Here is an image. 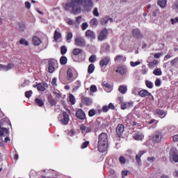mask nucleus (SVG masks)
<instances>
[{
    "instance_id": "obj_1",
    "label": "nucleus",
    "mask_w": 178,
    "mask_h": 178,
    "mask_svg": "<svg viewBox=\"0 0 178 178\" xmlns=\"http://www.w3.org/2000/svg\"><path fill=\"white\" fill-rule=\"evenodd\" d=\"M84 3L85 6L88 8H92V1L91 0H68V1L65 4V10H69L72 9V13L73 15H79L81 12V5Z\"/></svg>"
},
{
    "instance_id": "obj_2",
    "label": "nucleus",
    "mask_w": 178,
    "mask_h": 178,
    "mask_svg": "<svg viewBox=\"0 0 178 178\" xmlns=\"http://www.w3.org/2000/svg\"><path fill=\"white\" fill-rule=\"evenodd\" d=\"M108 145V134L102 132L98 136L97 149L99 152H106Z\"/></svg>"
},
{
    "instance_id": "obj_3",
    "label": "nucleus",
    "mask_w": 178,
    "mask_h": 178,
    "mask_svg": "<svg viewBox=\"0 0 178 178\" xmlns=\"http://www.w3.org/2000/svg\"><path fill=\"white\" fill-rule=\"evenodd\" d=\"M77 71L76 70H72L71 68H68L67 70V79L68 81H74L75 79H77Z\"/></svg>"
},
{
    "instance_id": "obj_4",
    "label": "nucleus",
    "mask_w": 178,
    "mask_h": 178,
    "mask_svg": "<svg viewBox=\"0 0 178 178\" xmlns=\"http://www.w3.org/2000/svg\"><path fill=\"white\" fill-rule=\"evenodd\" d=\"M70 118H69V114L66 111L63 112V115H59L58 121L63 124V126H66L69 124V120Z\"/></svg>"
},
{
    "instance_id": "obj_5",
    "label": "nucleus",
    "mask_w": 178,
    "mask_h": 178,
    "mask_svg": "<svg viewBox=\"0 0 178 178\" xmlns=\"http://www.w3.org/2000/svg\"><path fill=\"white\" fill-rule=\"evenodd\" d=\"M162 138H163V134L159 131H156L152 136L153 143H156V144H159L162 141Z\"/></svg>"
},
{
    "instance_id": "obj_6",
    "label": "nucleus",
    "mask_w": 178,
    "mask_h": 178,
    "mask_svg": "<svg viewBox=\"0 0 178 178\" xmlns=\"http://www.w3.org/2000/svg\"><path fill=\"white\" fill-rule=\"evenodd\" d=\"M74 44L76 47L84 48V47H86V45L87 44V42L86 41V39H84L83 37H76L74 39Z\"/></svg>"
},
{
    "instance_id": "obj_7",
    "label": "nucleus",
    "mask_w": 178,
    "mask_h": 178,
    "mask_svg": "<svg viewBox=\"0 0 178 178\" xmlns=\"http://www.w3.org/2000/svg\"><path fill=\"white\" fill-rule=\"evenodd\" d=\"M170 158H172L174 162H178V150L176 147H172L169 152Z\"/></svg>"
},
{
    "instance_id": "obj_8",
    "label": "nucleus",
    "mask_w": 178,
    "mask_h": 178,
    "mask_svg": "<svg viewBox=\"0 0 178 178\" xmlns=\"http://www.w3.org/2000/svg\"><path fill=\"white\" fill-rule=\"evenodd\" d=\"M75 116L79 119V120H84L86 119V112L81 108H78L75 113Z\"/></svg>"
},
{
    "instance_id": "obj_9",
    "label": "nucleus",
    "mask_w": 178,
    "mask_h": 178,
    "mask_svg": "<svg viewBox=\"0 0 178 178\" xmlns=\"http://www.w3.org/2000/svg\"><path fill=\"white\" fill-rule=\"evenodd\" d=\"M106 35H108V29L106 28H104L102 29L98 36L99 41H104L105 38H106Z\"/></svg>"
},
{
    "instance_id": "obj_10",
    "label": "nucleus",
    "mask_w": 178,
    "mask_h": 178,
    "mask_svg": "<svg viewBox=\"0 0 178 178\" xmlns=\"http://www.w3.org/2000/svg\"><path fill=\"white\" fill-rule=\"evenodd\" d=\"M124 131V125L119 124L116 127L117 137H122Z\"/></svg>"
},
{
    "instance_id": "obj_11",
    "label": "nucleus",
    "mask_w": 178,
    "mask_h": 178,
    "mask_svg": "<svg viewBox=\"0 0 178 178\" xmlns=\"http://www.w3.org/2000/svg\"><path fill=\"white\" fill-rule=\"evenodd\" d=\"M109 62H111V58H109L108 56L104 57L99 61L100 67H104V66H108V65H109Z\"/></svg>"
},
{
    "instance_id": "obj_12",
    "label": "nucleus",
    "mask_w": 178,
    "mask_h": 178,
    "mask_svg": "<svg viewBox=\"0 0 178 178\" xmlns=\"http://www.w3.org/2000/svg\"><path fill=\"white\" fill-rule=\"evenodd\" d=\"M109 22L110 23H113V19L111 18L109 16H106L101 19L100 24H102V26H106Z\"/></svg>"
},
{
    "instance_id": "obj_13",
    "label": "nucleus",
    "mask_w": 178,
    "mask_h": 178,
    "mask_svg": "<svg viewBox=\"0 0 178 178\" xmlns=\"http://www.w3.org/2000/svg\"><path fill=\"white\" fill-rule=\"evenodd\" d=\"M145 152H147V151L140 150L138 152V154H136V161L139 166L142 165L141 156H143V155H144V154H145Z\"/></svg>"
},
{
    "instance_id": "obj_14",
    "label": "nucleus",
    "mask_w": 178,
    "mask_h": 178,
    "mask_svg": "<svg viewBox=\"0 0 178 178\" xmlns=\"http://www.w3.org/2000/svg\"><path fill=\"white\" fill-rule=\"evenodd\" d=\"M139 97H141L142 98H145V97H151L152 94L151 92H148V90L145 89H143L138 92Z\"/></svg>"
},
{
    "instance_id": "obj_15",
    "label": "nucleus",
    "mask_w": 178,
    "mask_h": 178,
    "mask_svg": "<svg viewBox=\"0 0 178 178\" xmlns=\"http://www.w3.org/2000/svg\"><path fill=\"white\" fill-rule=\"evenodd\" d=\"M131 33L134 38H138V39L143 38L141 32L138 30V29H133Z\"/></svg>"
},
{
    "instance_id": "obj_16",
    "label": "nucleus",
    "mask_w": 178,
    "mask_h": 178,
    "mask_svg": "<svg viewBox=\"0 0 178 178\" xmlns=\"http://www.w3.org/2000/svg\"><path fill=\"white\" fill-rule=\"evenodd\" d=\"M120 104H121V109L122 110L129 109V108H131V106H133V102H120Z\"/></svg>"
},
{
    "instance_id": "obj_17",
    "label": "nucleus",
    "mask_w": 178,
    "mask_h": 178,
    "mask_svg": "<svg viewBox=\"0 0 178 178\" xmlns=\"http://www.w3.org/2000/svg\"><path fill=\"white\" fill-rule=\"evenodd\" d=\"M81 102L82 104H83V105H86V106H89L90 105H91V104H92V101H91V99H90L89 97H86L84 96L81 97Z\"/></svg>"
},
{
    "instance_id": "obj_18",
    "label": "nucleus",
    "mask_w": 178,
    "mask_h": 178,
    "mask_svg": "<svg viewBox=\"0 0 178 178\" xmlns=\"http://www.w3.org/2000/svg\"><path fill=\"white\" fill-rule=\"evenodd\" d=\"M85 36L86 38H90V40H95V33L91 30H88L85 33Z\"/></svg>"
},
{
    "instance_id": "obj_19",
    "label": "nucleus",
    "mask_w": 178,
    "mask_h": 178,
    "mask_svg": "<svg viewBox=\"0 0 178 178\" xmlns=\"http://www.w3.org/2000/svg\"><path fill=\"white\" fill-rule=\"evenodd\" d=\"M80 129L81 131H85V133H91L94 130L92 127H86L84 124L81 125Z\"/></svg>"
},
{
    "instance_id": "obj_20",
    "label": "nucleus",
    "mask_w": 178,
    "mask_h": 178,
    "mask_svg": "<svg viewBox=\"0 0 178 178\" xmlns=\"http://www.w3.org/2000/svg\"><path fill=\"white\" fill-rule=\"evenodd\" d=\"M115 62L120 63V62H126V58L123 55H118L114 58Z\"/></svg>"
},
{
    "instance_id": "obj_21",
    "label": "nucleus",
    "mask_w": 178,
    "mask_h": 178,
    "mask_svg": "<svg viewBox=\"0 0 178 178\" xmlns=\"http://www.w3.org/2000/svg\"><path fill=\"white\" fill-rule=\"evenodd\" d=\"M83 52V51L82 49L75 48L72 50V55H74V56H79V55H81Z\"/></svg>"
},
{
    "instance_id": "obj_22",
    "label": "nucleus",
    "mask_w": 178,
    "mask_h": 178,
    "mask_svg": "<svg viewBox=\"0 0 178 178\" xmlns=\"http://www.w3.org/2000/svg\"><path fill=\"white\" fill-rule=\"evenodd\" d=\"M60 38H62V33H60L58 30H56L54 34V41H58Z\"/></svg>"
},
{
    "instance_id": "obj_23",
    "label": "nucleus",
    "mask_w": 178,
    "mask_h": 178,
    "mask_svg": "<svg viewBox=\"0 0 178 178\" xmlns=\"http://www.w3.org/2000/svg\"><path fill=\"white\" fill-rule=\"evenodd\" d=\"M115 72L116 73H119L121 76H123V74L126 73V68H124V67L118 66Z\"/></svg>"
},
{
    "instance_id": "obj_24",
    "label": "nucleus",
    "mask_w": 178,
    "mask_h": 178,
    "mask_svg": "<svg viewBox=\"0 0 178 178\" xmlns=\"http://www.w3.org/2000/svg\"><path fill=\"white\" fill-rule=\"evenodd\" d=\"M154 114L157 115L160 118H165V116H166V113L163 110H157Z\"/></svg>"
},
{
    "instance_id": "obj_25",
    "label": "nucleus",
    "mask_w": 178,
    "mask_h": 178,
    "mask_svg": "<svg viewBox=\"0 0 178 178\" xmlns=\"http://www.w3.org/2000/svg\"><path fill=\"white\" fill-rule=\"evenodd\" d=\"M118 91L121 94H126V92H127V86H124V85L120 86L119 88H118Z\"/></svg>"
},
{
    "instance_id": "obj_26",
    "label": "nucleus",
    "mask_w": 178,
    "mask_h": 178,
    "mask_svg": "<svg viewBox=\"0 0 178 178\" xmlns=\"http://www.w3.org/2000/svg\"><path fill=\"white\" fill-rule=\"evenodd\" d=\"M99 126H101V122L97 120L92 124V128L93 129V130H98V129H99Z\"/></svg>"
},
{
    "instance_id": "obj_27",
    "label": "nucleus",
    "mask_w": 178,
    "mask_h": 178,
    "mask_svg": "<svg viewBox=\"0 0 178 178\" xmlns=\"http://www.w3.org/2000/svg\"><path fill=\"white\" fill-rule=\"evenodd\" d=\"M102 86L107 92H109L111 91V89L112 88V86H111V84L108 83H103Z\"/></svg>"
},
{
    "instance_id": "obj_28",
    "label": "nucleus",
    "mask_w": 178,
    "mask_h": 178,
    "mask_svg": "<svg viewBox=\"0 0 178 178\" xmlns=\"http://www.w3.org/2000/svg\"><path fill=\"white\" fill-rule=\"evenodd\" d=\"M33 45H40V44H41V40H40V38H38V37L37 36H34L33 38Z\"/></svg>"
},
{
    "instance_id": "obj_29",
    "label": "nucleus",
    "mask_w": 178,
    "mask_h": 178,
    "mask_svg": "<svg viewBox=\"0 0 178 178\" xmlns=\"http://www.w3.org/2000/svg\"><path fill=\"white\" fill-rule=\"evenodd\" d=\"M158 63H159V61L158 60H154L152 62L149 63L148 67L150 69H153L154 67H155V66H156V65H158Z\"/></svg>"
},
{
    "instance_id": "obj_30",
    "label": "nucleus",
    "mask_w": 178,
    "mask_h": 178,
    "mask_svg": "<svg viewBox=\"0 0 178 178\" xmlns=\"http://www.w3.org/2000/svg\"><path fill=\"white\" fill-rule=\"evenodd\" d=\"M94 70H95V65H94V64L89 65L88 67V73H89V74H91L94 73Z\"/></svg>"
},
{
    "instance_id": "obj_31",
    "label": "nucleus",
    "mask_w": 178,
    "mask_h": 178,
    "mask_svg": "<svg viewBox=\"0 0 178 178\" xmlns=\"http://www.w3.org/2000/svg\"><path fill=\"white\" fill-rule=\"evenodd\" d=\"M35 102L38 106H44V101L40 98H35Z\"/></svg>"
},
{
    "instance_id": "obj_32",
    "label": "nucleus",
    "mask_w": 178,
    "mask_h": 178,
    "mask_svg": "<svg viewBox=\"0 0 178 178\" xmlns=\"http://www.w3.org/2000/svg\"><path fill=\"white\" fill-rule=\"evenodd\" d=\"M153 74H154V76H162V70L161 68H156L153 71Z\"/></svg>"
},
{
    "instance_id": "obj_33",
    "label": "nucleus",
    "mask_w": 178,
    "mask_h": 178,
    "mask_svg": "<svg viewBox=\"0 0 178 178\" xmlns=\"http://www.w3.org/2000/svg\"><path fill=\"white\" fill-rule=\"evenodd\" d=\"M69 102H70L71 105H74V104H76V99L74 98V95L72 94H70Z\"/></svg>"
},
{
    "instance_id": "obj_34",
    "label": "nucleus",
    "mask_w": 178,
    "mask_h": 178,
    "mask_svg": "<svg viewBox=\"0 0 178 178\" xmlns=\"http://www.w3.org/2000/svg\"><path fill=\"white\" fill-rule=\"evenodd\" d=\"M167 2L168 1L166 0H159L158 5L160 8H165V6H166Z\"/></svg>"
},
{
    "instance_id": "obj_35",
    "label": "nucleus",
    "mask_w": 178,
    "mask_h": 178,
    "mask_svg": "<svg viewBox=\"0 0 178 178\" xmlns=\"http://www.w3.org/2000/svg\"><path fill=\"white\" fill-rule=\"evenodd\" d=\"M15 67V64L8 63L7 65H4V70L8 72V70H10V69H13Z\"/></svg>"
},
{
    "instance_id": "obj_36",
    "label": "nucleus",
    "mask_w": 178,
    "mask_h": 178,
    "mask_svg": "<svg viewBox=\"0 0 178 178\" xmlns=\"http://www.w3.org/2000/svg\"><path fill=\"white\" fill-rule=\"evenodd\" d=\"M90 26H98V19L97 18H92L90 21Z\"/></svg>"
},
{
    "instance_id": "obj_37",
    "label": "nucleus",
    "mask_w": 178,
    "mask_h": 178,
    "mask_svg": "<svg viewBox=\"0 0 178 178\" xmlns=\"http://www.w3.org/2000/svg\"><path fill=\"white\" fill-rule=\"evenodd\" d=\"M60 65H66L67 63V58L65 56H63L60 58Z\"/></svg>"
},
{
    "instance_id": "obj_38",
    "label": "nucleus",
    "mask_w": 178,
    "mask_h": 178,
    "mask_svg": "<svg viewBox=\"0 0 178 178\" xmlns=\"http://www.w3.org/2000/svg\"><path fill=\"white\" fill-rule=\"evenodd\" d=\"M102 49L104 51V52H109L111 51V46L109 44L105 43L102 46Z\"/></svg>"
},
{
    "instance_id": "obj_39",
    "label": "nucleus",
    "mask_w": 178,
    "mask_h": 178,
    "mask_svg": "<svg viewBox=\"0 0 178 178\" xmlns=\"http://www.w3.org/2000/svg\"><path fill=\"white\" fill-rule=\"evenodd\" d=\"M134 140H143V138H144V136L141 134H135L134 135Z\"/></svg>"
},
{
    "instance_id": "obj_40",
    "label": "nucleus",
    "mask_w": 178,
    "mask_h": 178,
    "mask_svg": "<svg viewBox=\"0 0 178 178\" xmlns=\"http://www.w3.org/2000/svg\"><path fill=\"white\" fill-rule=\"evenodd\" d=\"M58 63V61L54 58H50L49 60V66H53L55 67V65Z\"/></svg>"
},
{
    "instance_id": "obj_41",
    "label": "nucleus",
    "mask_w": 178,
    "mask_h": 178,
    "mask_svg": "<svg viewBox=\"0 0 178 178\" xmlns=\"http://www.w3.org/2000/svg\"><path fill=\"white\" fill-rule=\"evenodd\" d=\"M97 115V111L95 109L92 108L88 111V116L90 118H92V116H95Z\"/></svg>"
},
{
    "instance_id": "obj_42",
    "label": "nucleus",
    "mask_w": 178,
    "mask_h": 178,
    "mask_svg": "<svg viewBox=\"0 0 178 178\" xmlns=\"http://www.w3.org/2000/svg\"><path fill=\"white\" fill-rule=\"evenodd\" d=\"M145 85L147 87V88H154V83L151 82L150 81H145Z\"/></svg>"
},
{
    "instance_id": "obj_43",
    "label": "nucleus",
    "mask_w": 178,
    "mask_h": 178,
    "mask_svg": "<svg viewBox=\"0 0 178 178\" xmlns=\"http://www.w3.org/2000/svg\"><path fill=\"white\" fill-rule=\"evenodd\" d=\"M37 88L38 91H44L45 90V87L42 86V83H37Z\"/></svg>"
},
{
    "instance_id": "obj_44",
    "label": "nucleus",
    "mask_w": 178,
    "mask_h": 178,
    "mask_svg": "<svg viewBox=\"0 0 178 178\" xmlns=\"http://www.w3.org/2000/svg\"><path fill=\"white\" fill-rule=\"evenodd\" d=\"M67 52V48H66V46H62L60 47V54L61 55H65Z\"/></svg>"
},
{
    "instance_id": "obj_45",
    "label": "nucleus",
    "mask_w": 178,
    "mask_h": 178,
    "mask_svg": "<svg viewBox=\"0 0 178 178\" xmlns=\"http://www.w3.org/2000/svg\"><path fill=\"white\" fill-rule=\"evenodd\" d=\"M95 60H97V56L95 55H92L90 56L89 58V62L90 63H94V62H95Z\"/></svg>"
},
{
    "instance_id": "obj_46",
    "label": "nucleus",
    "mask_w": 178,
    "mask_h": 178,
    "mask_svg": "<svg viewBox=\"0 0 178 178\" xmlns=\"http://www.w3.org/2000/svg\"><path fill=\"white\" fill-rule=\"evenodd\" d=\"M48 102L51 106H55V105H56V101H55V99L53 98H49Z\"/></svg>"
},
{
    "instance_id": "obj_47",
    "label": "nucleus",
    "mask_w": 178,
    "mask_h": 178,
    "mask_svg": "<svg viewBox=\"0 0 178 178\" xmlns=\"http://www.w3.org/2000/svg\"><path fill=\"white\" fill-rule=\"evenodd\" d=\"M177 62H178V57L171 60L170 62L171 66H176V65H177Z\"/></svg>"
},
{
    "instance_id": "obj_48",
    "label": "nucleus",
    "mask_w": 178,
    "mask_h": 178,
    "mask_svg": "<svg viewBox=\"0 0 178 178\" xmlns=\"http://www.w3.org/2000/svg\"><path fill=\"white\" fill-rule=\"evenodd\" d=\"M89 145H90V142L89 141H86L83 143H82V145L81 146V148L82 149H84V148H87Z\"/></svg>"
},
{
    "instance_id": "obj_49",
    "label": "nucleus",
    "mask_w": 178,
    "mask_h": 178,
    "mask_svg": "<svg viewBox=\"0 0 178 178\" xmlns=\"http://www.w3.org/2000/svg\"><path fill=\"white\" fill-rule=\"evenodd\" d=\"M33 95V91L29 90L25 92V97L26 98H31V97Z\"/></svg>"
},
{
    "instance_id": "obj_50",
    "label": "nucleus",
    "mask_w": 178,
    "mask_h": 178,
    "mask_svg": "<svg viewBox=\"0 0 178 178\" xmlns=\"http://www.w3.org/2000/svg\"><path fill=\"white\" fill-rule=\"evenodd\" d=\"M119 161L121 165H124V163H126V159L123 156H120Z\"/></svg>"
},
{
    "instance_id": "obj_51",
    "label": "nucleus",
    "mask_w": 178,
    "mask_h": 178,
    "mask_svg": "<svg viewBox=\"0 0 178 178\" xmlns=\"http://www.w3.org/2000/svg\"><path fill=\"white\" fill-rule=\"evenodd\" d=\"M19 44H21L22 45H29V42H27V40H24V39H21L19 40Z\"/></svg>"
},
{
    "instance_id": "obj_52",
    "label": "nucleus",
    "mask_w": 178,
    "mask_h": 178,
    "mask_svg": "<svg viewBox=\"0 0 178 178\" xmlns=\"http://www.w3.org/2000/svg\"><path fill=\"white\" fill-rule=\"evenodd\" d=\"M130 65L132 67H136V66H138V65H140V61H136V62L131 61L130 63Z\"/></svg>"
},
{
    "instance_id": "obj_53",
    "label": "nucleus",
    "mask_w": 178,
    "mask_h": 178,
    "mask_svg": "<svg viewBox=\"0 0 178 178\" xmlns=\"http://www.w3.org/2000/svg\"><path fill=\"white\" fill-rule=\"evenodd\" d=\"M156 160V159L155 158V156L147 157V161L150 163L155 162Z\"/></svg>"
},
{
    "instance_id": "obj_54",
    "label": "nucleus",
    "mask_w": 178,
    "mask_h": 178,
    "mask_svg": "<svg viewBox=\"0 0 178 178\" xmlns=\"http://www.w3.org/2000/svg\"><path fill=\"white\" fill-rule=\"evenodd\" d=\"M0 129H1V130L3 131V133H5L7 135H9V134H10L9 129H8L7 128H5V127H0Z\"/></svg>"
},
{
    "instance_id": "obj_55",
    "label": "nucleus",
    "mask_w": 178,
    "mask_h": 178,
    "mask_svg": "<svg viewBox=\"0 0 178 178\" xmlns=\"http://www.w3.org/2000/svg\"><path fill=\"white\" fill-rule=\"evenodd\" d=\"M88 28V24L87 22H84L81 25L82 30H87Z\"/></svg>"
},
{
    "instance_id": "obj_56",
    "label": "nucleus",
    "mask_w": 178,
    "mask_h": 178,
    "mask_svg": "<svg viewBox=\"0 0 178 178\" xmlns=\"http://www.w3.org/2000/svg\"><path fill=\"white\" fill-rule=\"evenodd\" d=\"M48 72L49 73H54L55 72V67L49 65Z\"/></svg>"
},
{
    "instance_id": "obj_57",
    "label": "nucleus",
    "mask_w": 178,
    "mask_h": 178,
    "mask_svg": "<svg viewBox=\"0 0 178 178\" xmlns=\"http://www.w3.org/2000/svg\"><path fill=\"white\" fill-rule=\"evenodd\" d=\"M72 38H73V33H72V32H70L67 35V41L72 40Z\"/></svg>"
},
{
    "instance_id": "obj_58",
    "label": "nucleus",
    "mask_w": 178,
    "mask_h": 178,
    "mask_svg": "<svg viewBox=\"0 0 178 178\" xmlns=\"http://www.w3.org/2000/svg\"><path fill=\"white\" fill-rule=\"evenodd\" d=\"M94 16H96V17H98L99 16V13H98V8H95L92 12Z\"/></svg>"
},
{
    "instance_id": "obj_59",
    "label": "nucleus",
    "mask_w": 178,
    "mask_h": 178,
    "mask_svg": "<svg viewBox=\"0 0 178 178\" xmlns=\"http://www.w3.org/2000/svg\"><path fill=\"white\" fill-rule=\"evenodd\" d=\"M81 19H83V17L81 16L76 17L75 20V24H80V21L81 20Z\"/></svg>"
},
{
    "instance_id": "obj_60",
    "label": "nucleus",
    "mask_w": 178,
    "mask_h": 178,
    "mask_svg": "<svg viewBox=\"0 0 178 178\" xmlns=\"http://www.w3.org/2000/svg\"><path fill=\"white\" fill-rule=\"evenodd\" d=\"M127 175H129V170H122V178L126 177V176H127Z\"/></svg>"
},
{
    "instance_id": "obj_61",
    "label": "nucleus",
    "mask_w": 178,
    "mask_h": 178,
    "mask_svg": "<svg viewBox=\"0 0 178 178\" xmlns=\"http://www.w3.org/2000/svg\"><path fill=\"white\" fill-rule=\"evenodd\" d=\"M91 92H95L97 91V86L95 85H92L90 88Z\"/></svg>"
},
{
    "instance_id": "obj_62",
    "label": "nucleus",
    "mask_w": 178,
    "mask_h": 178,
    "mask_svg": "<svg viewBox=\"0 0 178 178\" xmlns=\"http://www.w3.org/2000/svg\"><path fill=\"white\" fill-rule=\"evenodd\" d=\"M154 84H155L156 87L161 86V79H156Z\"/></svg>"
},
{
    "instance_id": "obj_63",
    "label": "nucleus",
    "mask_w": 178,
    "mask_h": 178,
    "mask_svg": "<svg viewBox=\"0 0 178 178\" xmlns=\"http://www.w3.org/2000/svg\"><path fill=\"white\" fill-rule=\"evenodd\" d=\"M170 22L172 23V24H176V23H178V17H175L174 19H171Z\"/></svg>"
},
{
    "instance_id": "obj_64",
    "label": "nucleus",
    "mask_w": 178,
    "mask_h": 178,
    "mask_svg": "<svg viewBox=\"0 0 178 178\" xmlns=\"http://www.w3.org/2000/svg\"><path fill=\"white\" fill-rule=\"evenodd\" d=\"M172 140L174 143H178V134L172 136Z\"/></svg>"
}]
</instances>
